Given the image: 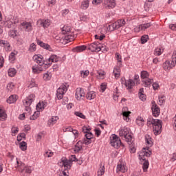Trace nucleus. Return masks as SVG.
<instances>
[{"mask_svg":"<svg viewBox=\"0 0 176 176\" xmlns=\"http://www.w3.org/2000/svg\"><path fill=\"white\" fill-rule=\"evenodd\" d=\"M140 76L142 79H146L142 80V86L144 87H151V85L153 83V79L149 78V73L146 71H142Z\"/></svg>","mask_w":176,"mask_h":176,"instance_id":"nucleus-1","label":"nucleus"},{"mask_svg":"<svg viewBox=\"0 0 176 176\" xmlns=\"http://www.w3.org/2000/svg\"><path fill=\"white\" fill-rule=\"evenodd\" d=\"M110 144L111 146H113V148H116V149H119L120 146H124V144H122L120 138L115 134H113L111 137H110Z\"/></svg>","mask_w":176,"mask_h":176,"instance_id":"nucleus-2","label":"nucleus"},{"mask_svg":"<svg viewBox=\"0 0 176 176\" xmlns=\"http://www.w3.org/2000/svg\"><path fill=\"white\" fill-rule=\"evenodd\" d=\"M34 61H36V63H37V64L41 67L46 69V68H49V67H50V65H52V63H49V62H47V60H44L43 58H42L41 56H39L38 55H35L34 56Z\"/></svg>","mask_w":176,"mask_h":176,"instance_id":"nucleus-3","label":"nucleus"},{"mask_svg":"<svg viewBox=\"0 0 176 176\" xmlns=\"http://www.w3.org/2000/svg\"><path fill=\"white\" fill-rule=\"evenodd\" d=\"M120 136L124 137L126 141V142H131L133 140V136L130 133V130L129 129H122L120 130Z\"/></svg>","mask_w":176,"mask_h":176,"instance_id":"nucleus-4","label":"nucleus"},{"mask_svg":"<svg viewBox=\"0 0 176 176\" xmlns=\"http://www.w3.org/2000/svg\"><path fill=\"white\" fill-rule=\"evenodd\" d=\"M85 138L83 139L85 145H89L91 142H94V135L91 132H88L85 135Z\"/></svg>","mask_w":176,"mask_h":176,"instance_id":"nucleus-5","label":"nucleus"},{"mask_svg":"<svg viewBox=\"0 0 176 176\" xmlns=\"http://www.w3.org/2000/svg\"><path fill=\"white\" fill-rule=\"evenodd\" d=\"M151 104H152L151 110H152L153 115L155 118H157V116L160 115V108L157 106V104L154 100L151 102Z\"/></svg>","mask_w":176,"mask_h":176,"instance_id":"nucleus-6","label":"nucleus"},{"mask_svg":"<svg viewBox=\"0 0 176 176\" xmlns=\"http://www.w3.org/2000/svg\"><path fill=\"white\" fill-rule=\"evenodd\" d=\"M122 85H124L127 88L128 90H131L133 89V87L135 85V82H134L133 80L129 79L126 81V79L121 78Z\"/></svg>","mask_w":176,"mask_h":176,"instance_id":"nucleus-7","label":"nucleus"},{"mask_svg":"<svg viewBox=\"0 0 176 176\" xmlns=\"http://www.w3.org/2000/svg\"><path fill=\"white\" fill-rule=\"evenodd\" d=\"M104 5L106 9H113L116 6L115 0H104Z\"/></svg>","mask_w":176,"mask_h":176,"instance_id":"nucleus-8","label":"nucleus"},{"mask_svg":"<svg viewBox=\"0 0 176 176\" xmlns=\"http://www.w3.org/2000/svg\"><path fill=\"white\" fill-rule=\"evenodd\" d=\"M85 96L86 94H85V90L82 88H77L76 90V98L77 100H81L82 98H85Z\"/></svg>","mask_w":176,"mask_h":176,"instance_id":"nucleus-9","label":"nucleus"},{"mask_svg":"<svg viewBox=\"0 0 176 176\" xmlns=\"http://www.w3.org/2000/svg\"><path fill=\"white\" fill-rule=\"evenodd\" d=\"M33 98H35V94H32L23 101L25 107H30L34 101Z\"/></svg>","mask_w":176,"mask_h":176,"instance_id":"nucleus-10","label":"nucleus"},{"mask_svg":"<svg viewBox=\"0 0 176 176\" xmlns=\"http://www.w3.org/2000/svg\"><path fill=\"white\" fill-rule=\"evenodd\" d=\"M87 49L91 52H96V53H98V52H100L101 50V47L97 46L96 44L92 43L88 47H87Z\"/></svg>","mask_w":176,"mask_h":176,"instance_id":"nucleus-11","label":"nucleus"},{"mask_svg":"<svg viewBox=\"0 0 176 176\" xmlns=\"http://www.w3.org/2000/svg\"><path fill=\"white\" fill-rule=\"evenodd\" d=\"M38 25H41V27H43V28H47L49 25H50V20L49 19H40L37 21Z\"/></svg>","mask_w":176,"mask_h":176,"instance_id":"nucleus-12","label":"nucleus"},{"mask_svg":"<svg viewBox=\"0 0 176 176\" xmlns=\"http://www.w3.org/2000/svg\"><path fill=\"white\" fill-rule=\"evenodd\" d=\"M162 129H163V125L161 124H158L157 125L153 126V131L154 132L155 135H159L160 133H162Z\"/></svg>","mask_w":176,"mask_h":176,"instance_id":"nucleus-13","label":"nucleus"},{"mask_svg":"<svg viewBox=\"0 0 176 176\" xmlns=\"http://www.w3.org/2000/svg\"><path fill=\"white\" fill-rule=\"evenodd\" d=\"M61 162L62 166H63L65 168H67V170H70L71 167H72V162L68 160H65V158L64 160L62 158Z\"/></svg>","mask_w":176,"mask_h":176,"instance_id":"nucleus-14","label":"nucleus"},{"mask_svg":"<svg viewBox=\"0 0 176 176\" xmlns=\"http://www.w3.org/2000/svg\"><path fill=\"white\" fill-rule=\"evenodd\" d=\"M36 42H37V45H38V46H41V47H43L46 50H49L50 52L52 50V47H50V45L49 44H46L43 43V41H41L38 38L36 39Z\"/></svg>","mask_w":176,"mask_h":176,"instance_id":"nucleus-15","label":"nucleus"},{"mask_svg":"<svg viewBox=\"0 0 176 176\" xmlns=\"http://www.w3.org/2000/svg\"><path fill=\"white\" fill-rule=\"evenodd\" d=\"M86 49H87V46L80 45L73 48L72 52L74 53H82V52H84V50H86Z\"/></svg>","mask_w":176,"mask_h":176,"instance_id":"nucleus-16","label":"nucleus"},{"mask_svg":"<svg viewBox=\"0 0 176 176\" xmlns=\"http://www.w3.org/2000/svg\"><path fill=\"white\" fill-rule=\"evenodd\" d=\"M19 100V96L17 95H11L8 99H7V102L8 104H14L16 101Z\"/></svg>","mask_w":176,"mask_h":176,"instance_id":"nucleus-17","label":"nucleus"},{"mask_svg":"<svg viewBox=\"0 0 176 176\" xmlns=\"http://www.w3.org/2000/svg\"><path fill=\"white\" fill-rule=\"evenodd\" d=\"M152 25L151 23H144L140 25L138 27V31H145V30L149 28Z\"/></svg>","mask_w":176,"mask_h":176,"instance_id":"nucleus-18","label":"nucleus"},{"mask_svg":"<svg viewBox=\"0 0 176 176\" xmlns=\"http://www.w3.org/2000/svg\"><path fill=\"white\" fill-rule=\"evenodd\" d=\"M119 26L118 25V23L116 21L111 25H109L107 27V30L108 31H115V30H118Z\"/></svg>","mask_w":176,"mask_h":176,"instance_id":"nucleus-19","label":"nucleus"},{"mask_svg":"<svg viewBox=\"0 0 176 176\" xmlns=\"http://www.w3.org/2000/svg\"><path fill=\"white\" fill-rule=\"evenodd\" d=\"M22 27L25 28V31H32V25H31V23L28 22H23L21 23Z\"/></svg>","mask_w":176,"mask_h":176,"instance_id":"nucleus-20","label":"nucleus"},{"mask_svg":"<svg viewBox=\"0 0 176 176\" xmlns=\"http://www.w3.org/2000/svg\"><path fill=\"white\" fill-rule=\"evenodd\" d=\"M23 166H24V164H21V172L23 173V171H25V173H27L28 174H31V173H32V169H31L30 167L28 166H25L23 168H22Z\"/></svg>","mask_w":176,"mask_h":176,"instance_id":"nucleus-21","label":"nucleus"},{"mask_svg":"<svg viewBox=\"0 0 176 176\" xmlns=\"http://www.w3.org/2000/svg\"><path fill=\"white\" fill-rule=\"evenodd\" d=\"M47 63H49L50 64H51L52 63H57L58 61V57H57L56 55H52L48 59H47Z\"/></svg>","mask_w":176,"mask_h":176,"instance_id":"nucleus-22","label":"nucleus"},{"mask_svg":"<svg viewBox=\"0 0 176 176\" xmlns=\"http://www.w3.org/2000/svg\"><path fill=\"white\" fill-rule=\"evenodd\" d=\"M47 63H49L50 64H51L52 63H57L58 61V57H57L56 55H52L48 59H47Z\"/></svg>","mask_w":176,"mask_h":176,"instance_id":"nucleus-23","label":"nucleus"},{"mask_svg":"<svg viewBox=\"0 0 176 176\" xmlns=\"http://www.w3.org/2000/svg\"><path fill=\"white\" fill-rule=\"evenodd\" d=\"M72 32H71V28L69 26H64L62 28V34L63 35H68V34H71Z\"/></svg>","mask_w":176,"mask_h":176,"instance_id":"nucleus-24","label":"nucleus"},{"mask_svg":"<svg viewBox=\"0 0 176 176\" xmlns=\"http://www.w3.org/2000/svg\"><path fill=\"white\" fill-rule=\"evenodd\" d=\"M96 92L92 91H89L87 94L86 98L87 100H94V98H96Z\"/></svg>","mask_w":176,"mask_h":176,"instance_id":"nucleus-25","label":"nucleus"},{"mask_svg":"<svg viewBox=\"0 0 176 176\" xmlns=\"http://www.w3.org/2000/svg\"><path fill=\"white\" fill-rule=\"evenodd\" d=\"M122 66H119L118 65L116 67L114 68L113 70V74H114V76H116V78H119V76H120V67Z\"/></svg>","mask_w":176,"mask_h":176,"instance_id":"nucleus-26","label":"nucleus"},{"mask_svg":"<svg viewBox=\"0 0 176 176\" xmlns=\"http://www.w3.org/2000/svg\"><path fill=\"white\" fill-rule=\"evenodd\" d=\"M100 167L98 171V176L104 175L105 173V166L104 165L102 166V164H100Z\"/></svg>","mask_w":176,"mask_h":176,"instance_id":"nucleus-27","label":"nucleus"},{"mask_svg":"<svg viewBox=\"0 0 176 176\" xmlns=\"http://www.w3.org/2000/svg\"><path fill=\"white\" fill-rule=\"evenodd\" d=\"M64 39L67 41H69V42H72V41H74V33L72 32L70 34H66Z\"/></svg>","mask_w":176,"mask_h":176,"instance_id":"nucleus-28","label":"nucleus"},{"mask_svg":"<svg viewBox=\"0 0 176 176\" xmlns=\"http://www.w3.org/2000/svg\"><path fill=\"white\" fill-rule=\"evenodd\" d=\"M116 58L118 61L117 65H118L119 67H122V56H120V54L117 52L116 53Z\"/></svg>","mask_w":176,"mask_h":176,"instance_id":"nucleus-29","label":"nucleus"},{"mask_svg":"<svg viewBox=\"0 0 176 176\" xmlns=\"http://www.w3.org/2000/svg\"><path fill=\"white\" fill-rule=\"evenodd\" d=\"M131 113V112H130V111H123L122 116L124 118V120H126V122H127V120H129Z\"/></svg>","mask_w":176,"mask_h":176,"instance_id":"nucleus-30","label":"nucleus"},{"mask_svg":"<svg viewBox=\"0 0 176 176\" xmlns=\"http://www.w3.org/2000/svg\"><path fill=\"white\" fill-rule=\"evenodd\" d=\"M42 71H43V67H32V72L34 74H40L41 72H42Z\"/></svg>","mask_w":176,"mask_h":176,"instance_id":"nucleus-31","label":"nucleus"},{"mask_svg":"<svg viewBox=\"0 0 176 176\" xmlns=\"http://www.w3.org/2000/svg\"><path fill=\"white\" fill-rule=\"evenodd\" d=\"M144 122H145V120H144V118H142V117H138L136 119V123L138 126H140L141 127H142V126H144Z\"/></svg>","mask_w":176,"mask_h":176,"instance_id":"nucleus-32","label":"nucleus"},{"mask_svg":"<svg viewBox=\"0 0 176 176\" xmlns=\"http://www.w3.org/2000/svg\"><path fill=\"white\" fill-rule=\"evenodd\" d=\"M116 23L119 28H120V27H124V25H126V21L124 19H118Z\"/></svg>","mask_w":176,"mask_h":176,"instance_id":"nucleus-33","label":"nucleus"},{"mask_svg":"<svg viewBox=\"0 0 176 176\" xmlns=\"http://www.w3.org/2000/svg\"><path fill=\"white\" fill-rule=\"evenodd\" d=\"M67 89V86L65 85H61L56 91L58 93H60L61 94H65V89Z\"/></svg>","mask_w":176,"mask_h":176,"instance_id":"nucleus-34","label":"nucleus"},{"mask_svg":"<svg viewBox=\"0 0 176 176\" xmlns=\"http://www.w3.org/2000/svg\"><path fill=\"white\" fill-rule=\"evenodd\" d=\"M146 151V148H142V156H146V157H149V156H151V155H152V151H148H148Z\"/></svg>","mask_w":176,"mask_h":176,"instance_id":"nucleus-35","label":"nucleus"},{"mask_svg":"<svg viewBox=\"0 0 176 176\" xmlns=\"http://www.w3.org/2000/svg\"><path fill=\"white\" fill-rule=\"evenodd\" d=\"M19 148L21 151H27V142L23 141L21 143H19Z\"/></svg>","mask_w":176,"mask_h":176,"instance_id":"nucleus-36","label":"nucleus"},{"mask_svg":"<svg viewBox=\"0 0 176 176\" xmlns=\"http://www.w3.org/2000/svg\"><path fill=\"white\" fill-rule=\"evenodd\" d=\"M143 162H144V163H143L142 168H143V170L145 173L148 170V168H149V161L145 160V161H143Z\"/></svg>","mask_w":176,"mask_h":176,"instance_id":"nucleus-37","label":"nucleus"},{"mask_svg":"<svg viewBox=\"0 0 176 176\" xmlns=\"http://www.w3.org/2000/svg\"><path fill=\"white\" fill-rule=\"evenodd\" d=\"M16 74H17V72L14 68H10L8 69V76H10L11 78H13Z\"/></svg>","mask_w":176,"mask_h":176,"instance_id":"nucleus-38","label":"nucleus"},{"mask_svg":"<svg viewBox=\"0 0 176 176\" xmlns=\"http://www.w3.org/2000/svg\"><path fill=\"white\" fill-rule=\"evenodd\" d=\"M90 3V1L89 0H85L82 2L81 8L82 9H87L89 8V5Z\"/></svg>","mask_w":176,"mask_h":176,"instance_id":"nucleus-39","label":"nucleus"},{"mask_svg":"<svg viewBox=\"0 0 176 176\" xmlns=\"http://www.w3.org/2000/svg\"><path fill=\"white\" fill-rule=\"evenodd\" d=\"M145 140H146V144H148V145H149L150 146H152V145H153V142H152V138H151V136H149L148 135H146Z\"/></svg>","mask_w":176,"mask_h":176,"instance_id":"nucleus-40","label":"nucleus"},{"mask_svg":"<svg viewBox=\"0 0 176 176\" xmlns=\"http://www.w3.org/2000/svg\"><path fill=\"white\" fill-rule=\"evenodd\" d=\"M40 113L39 111H36L30 117V120H36L39 118Z\"/></svg>","mask_w":176,"mask_h":176,"instance_id":"nucleus-41","label":"nucleus"},{"mask_svg":"<svg viewBox=\"0 0 176 176\" xmlns=\"http://www.w3.org/2000/svg\"><path fill=\"white\" fill-rule=\"evenodd\" d=\"M44 80H50L52 79V73L47 72L43 76Z\"/></svg>","mask_w":176,"mask_h":176,"instance_id":"nucleus-42","label":"nucleus"},{"mask_svg":"<svg viewBox=\"0 0 176 176\" xmlns=\"http://www.w3.org/2000/svg\"><path fill=\"white\" fill-rule=\"evenodd\" d=\"M117 168L118 171H121V173H126V171H127V169L124 165L118 164Z\"/></svg>","mask_w":176,"mask_h":176,"instance_id":"nucleus-43","label":"nucleus"},{"mask_svg":"<svg viewBox=\"0 0 176 176\" xmlns=\"http://www.w3.org/2000/svg\"><path fill=\"white\" fill-rule=\"evenodd\" d=\"M58 120V116H53L49 120L50 124H55L56 122Z\"/></svg>","mask_w":176,"mask_h":176,"instance_id":"nucleus-44","label":"nucleus"},{"mask_svg":"<svg viewBox=\"0 0 176 176\" xmlns=\"http://www.w3.org/2000/svg\"><path fill=\"white\" fill-rule=\"evenodd\" d=\"M148 39H149V36H148V35H143L141 37V42H142V44L146 43V42H148Z\"/></svg>","mask_w":176,"mask_h":176,"instance_id":"nucleus-45","label":"nucleus"},{"mask_svg":"<svg viewBox=\"0 0 176 176\" xmlns=\"http://www.w3.org/2000/svg\"><path fill=\"white\" fill-rule=\"evenodd\" d=\"M74 115L78 118H80L81 119H86V116L83 115V113L76 111L74 112Z\"/></svg>","mask_w":176,"mask_h":176,"instance_id":"nucleus-46","label":"nucleus"},{"mask_svg":"<svg viewBox=\"0 0 176 176\" xmlns=\"http://www.w3.org/2000/svg\"><path fill=\"white\" fill-rule=\"evenodd\" d=\"M170 61L166 60L165 63H163V69L165 71H167V69H168V68H170Z\"/></svg>","mask_w":176,"mask_h":176,"instance_id":"nucleus-47","label":"nucleus"},{"mask_svg":"<svg viewBox=\"0 0 176 176\" xmlns=\"http://www.w3.org/2000/svg\"><path fill=\"white\" fill-rule=\"evenodd\" d=\"M0 118H1V119L6 118V113H5V110L2 109H0Z\"/></svg>","mask_w":176,"mask_h":176,"instance_id":"nucleus-48","label":"nucleus"},{"mask_svg":"<svg viewBox=\"0 0 176 176\" xmlns=\"http://www.w3.org/2000/svg\"><path fill=\"white\" fill-rule=\"evenodd\" d=\"M36 108H38L39 109H45V102H39L38 104L36 105Z\"/></svg>","mask_w":176,"mask_h":176,"instance_id":"nucleus-49","label":"nucleus"},{"mask_svg":"<svg viewBox=\"0 0 176 176\" xmlns=\"http://www.w3.org/2000/svg\"><path fill=\"white\" fill-rule=\"evenodd\" d=\"M162 54V48L158 47L155 50V56H160Z\"/></svg>","mask_w":176,"mask_h":176,"instance_id":"nucleus-50","label":"nucleus"},{"mask_svg":"<svg viewBox=\"0 0 176 176\" xmlns=\"http://www.w3.org/2000/svg\"><path fill=\"white\" fill-rule=\"evenodd\" d=\"M90 130H91L90 128H87V126H82V133L84 134H87V133H90Z\"/></svg>","mask_w":176,"mask_h":176,"instance_id":"nucleus-51","label":"nucleus"},{"mask_svg":"<svg viewBox=\"0 0 176 176\" xmlns=\"http://www.w3.org/2000/svg\"><path fill=\"white\" fill-rule=\"evenodd\" d=\"M80 74H81V76L82 78H86V76H87L89 74V70H86V71H81L80 72Z\"/></svg>","mask_w":176,"mask_h":176,"instance_id":"nucleus-52","label":"nucleus"},{"mask_svg":"<svg viewBox=\"0 0 176 176\" xmlns=\"http://www.w3.org/2000/svg\"><path fill=\"white\" fill-rule=\"evenodd\" d=\"M100 89L102 90V93H104L105 90H107V83L103 82L100 85Z\"/></svg>","mask_w":176,"mask_h":176,"instance_id":"nucleus-53","label":"nucleus"},{"mask_svg":"<svg viewBox=\"0 0 176 176\" xmlns=\"http://www.w3.org/2000/svg\"><path fill=\"white\" fill-rule=\"evenodd\" d=\"M9 58L11 61H14V60H16V54L14 52H11Z\"/></svg>","mask_w":176,"mask_h":176,"instance_id":"nucleus-54","label":"nucleus"},{"mask_svg":"<svg viewBox=\"0 0 176 176\" xmlns=\"http://www.w3.org/2000/svg\"><path fill=\"white\" fill-rule=\"evenodd\" d=\"M161 123H162V120H157V119H154V120H153V126L160 124Z\"/></svg>","mask_w":176,"mask_h":176,"instance_id":"nucleus-55","label":"nucleus"},{"mask_svg":"<svg viewBox=\"0 0 176 176\" xmlns=\"http://www.w3.org/2000/svg\"><path fill=\"white\" fill-rule=\"evenodd\" d=\"M29 50L31 52H35V50H36V45H35V43H32L30 46Z\"/></svg>","mask_w":176,"mask_h":176,"instance_id":"nucleus-56","label":"nucleus"},{"mask_svg":"<svg viewBox=\"0 0 176 176\" xmlns=\"http://www.w3.org/2000/svg\"><path fill=\"white\" fill-rule=\"evenodd\" d=\"M82 148H83L82 146H76V144L74 148V152H79L80 151L82 150Z\"/></svg>","mask_w":176,"mask_h":176,"instance_id":"nucleus-57","label":"nucleus"},{"mask_svg":"<svg viewBox=\"0 0 176 176\" xmlns=\"http://www.w3.org/2000/svg\"><path fill=\"white\" fill-rule=\"evenodd\" d=\"M4 47L7 52L10 50V44H9L8 41H6V43L4 44Z\"/></svg>","mask_w":176,"mask_h":176,"instance_id":"nucleus-58","label":"nucleus"},{"mask_svg":"<svg viewBox=\"0 0 176 176\" xmlns=\"http://www.w3.org/2000/svg\"><path fill=\"white\" fill-rule=\"evenodd\" d=\"M12 133L14 134H17L19 133V127H12Z\"/></svg>","mask_w":176,"mask_h":176,"instance_id":"nucleus-59","label":"nucleus"},{"mask_svg":"<svg viewBox=\"0 0 176 176\" xmlns=\"http://www.w3.org/2000/svg\"><path fill=\"white\" fill-rule=\"evenodd\" d=\"M17 32V31L12 30L10 31V35L11 36H12V38H14V36H16L17 34H16Z\"/></svg>","mask_w":176,"mask_h":176,"instance_id":"nucleus-60","label":"nucleus"},{"mask_svg":"<svg viewBox=\"0 0 176 176\" xmlns=\"http://www.w3.org/2000/svg\"><path fill=\"white\" fill-rule=\"evenodd\" d=\"M129 149H130L131 153H135L136 149H135V147L133 146V144H131L129 146Z\"/></svg>","mask_w":176,"mask_h":176,"instance_id":"nucleus-61","label":"nucleus"},{"mask_svg":"<svg viewBox=\"0 0 176 176\" xmlns=\"http://www.w3.org/2000/svg\"><path fill=\"white\" fill-rule=\"evenodd\" d=\"M159 87H160L159 83L153 82V90H157V89H159Z\"/></svg>","mask_w":176,"mask_h":176,"instance_id":"nucleus-62","label":"nucleus"},{"mask_svg":"<svg viewBox=\"0 0 176 176\" xmlns=\"http://www.w3.org/2000/svg\"><path fill=\"white\" fill-rule=\"evenodd\" d=\"M67 171H68V169L65 168L64 170L62 171V173H60V176H69L67 175Z\"/></svg>","mask_w":176,"mask_h":176,"instance_id":"nucleus-63","label":"nucleus"},{"mask_svg":"<svg viewBox=\"0 0 176 176\" xmlns=\"http://www.w3.org/2000/svg\"><path fill=\"white\" fill-rule=\"evenodd\" d=\"M83 144H85V140L82 139V140H79L76 145L77 146H82Z\"/></svg>","mask_w":176,"mask_h":176,"instance_id":"nucleus-64","label":"nucleus"}]
</instances>
